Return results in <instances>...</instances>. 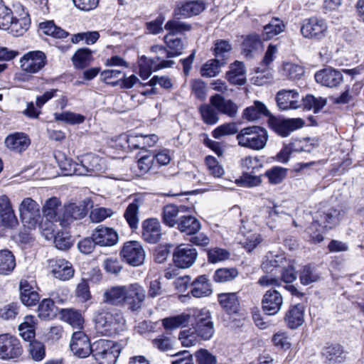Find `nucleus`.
Returning <instances> with one entry per match:
<instances>
[{"instance_id": "obj_6", "label": "nucleus", "mask_w": 364, "mask_h": 364, "mask_svg": "<svg viewBox=\"0 0 364 364\" xmlns=\"http://www.w3.org/2000/svg\"><path fill=\"white\" fill-rule=\"evenodd\" d=\"M328 29V23L325 19L312 16L303 21L300 31L305 38L319 41L327 36Z\"/></svg>"}, {"instance_id": "obj_60", "label": "nucleus", "mask_w": 364, "mask_h": 364, "mask_svg": "<svg viewBox=\"0 0 364 364\" xmlns=\"http://www.w3.org/2000/svg\"><path fill=\"white\" fill-rule=\"evenodd\" d=\"M237 184L245 188H252L261 184V176H254L249 173H244L236 180Z\"/></svg>"}, {"instance_id": "obj_5", "label": "nucleus", "mask_w": 364, "mask_h": 364, "mask_svg": "<svg viewBox=\"0 0 364 364\" xmlns=\"http://www.w3.org/2000/svg\"><path fill=\"white\" fill-rule=\"evenodd\" d=\"M20 218L25 227L35 229L39 224L41 215L40 205L31 198H25L18 205Z\"/></svg>"}, {"instance_id": "obj_11", "label": "nucleus", "mask_w": 364, "mask_h": 364, "mask_svg": "<svg viewBox=\"0 0 364 364\" xmlns=\"http://www.w3.org/2000/svg\"><path fill=\"white\" fill-rule=\"evenodd\" d=\"M21 69L27 73L39 72L46 64V55L41 50L30 51L24 54L20 60Z\"/></svg>"}, {"instance_id": "obj_39", "label": "nucleus", "mask_w": 364, "mask_h": 364, "mask_svg": "<svg viewBox=\"0 0 364 364\" xmlns=\"http://www.w3.org/2000/svg\"><path fill=\"white\" fill-rule=\"evenodd\" d=\"M16 267L14 254L9 250H0V274L9 275Z\"/></svg>"}, {"instance_id": "obj_36", "label": "nucleus", "mask_w": 364, "mask_h": 364, "mask_svg": "<svg viewBox=\"0 0 364 364\" xmlns=\"http://www.w3.org/2000/svg\"><path fill=\"white\" fill-rule=\"evenodd\" d=\"M190 321V311L161 320L163 327L167 331H172L186 326Z\"/></svg>"}, {"instance_id": "obj_29", "label": "nucleus", "mask_w": 364, "mask_h": 364, "mask_svg": "<svg viewBox=\"0 0 364 364\" xmlns=\"http://www.w3.org/2000/svg\"><path fill=\"white\" fill-rule=\"evenodd\" d=\"M226 78L232 85H244L246 82V70L244 63L240 61L232 63L226 73Z\"/></svg>"}, {"instance_id": "obj_51", "label": "nucleus", "mask_w": 364, "mask_h": 364, "mask_svg": "<svg viewBox=\"0 0 364 364\" xmlns=\"http://www.w3.org/2000/svg\"><path fill=\"white\" fill-rule=\"evenodd\" d=\"M164 28L168 31L167 35L175 36L176 34H182L191 29V26L178 18L169 20L165 24Z\"/></svg>"}, {"instance_id": "obj_24", "label": "nucleus", "mask_w": 364, "mask_h": 364, "mask_svg": "<svg viewBox=\"0 0 364 364\" xmlns=\"http://www.w3.org/2000/svg\"><path fill=\"white\" fill-rule=\"evenodd\" d=\"M31 144V140L27 134L22 132H16L9 135L5 139L6 146L16 153L26 151Z\"/></svg>"}, {"instance_id": "obj_63", "label": "nucleus", "mask_w": 364, "mask_h": 364, "mask_svg": "<svg viewBox=\"0 0 364 364\" xmlns=\"http://www.w3.org/2000/svg\"><path fill=\"white\" fill-rule=\"evenodd\" d=\"M54 244L58 250H68L73 245L72 237L68 232H59L54 237Z\"/></svg>"}, {"instance_id": "obj_50", "label": "nucleus", "mask_w": 364, "mask_h": 364, "mask_svg": "<svg viewBox=\"0 0 364 364\" xmlns=\"http://www.w3.org/2000/svg\"><path fill=\"white\" fill-rule=\"evenodd\" d=\"M30 26V19L27 17L14 19L4 29H7L15 36H22Z\"/></svg>"}, {"instance_id": "obj_21", "label": "nucleus", "mask_w": 364, "mask_h": 364, "mask_svg": "<svg viewBox=\"0 0 364 364\" xmlns=\"http://www.w3.org/2000/svg\"><path fill=\"white\" fill-rule=\"evenodd\" d=\"M161 237V225L157 219L149 218L142 223V237L149 243H156Z\"/></svg>"}, {"instance_id": "obj_18", "label": "nucleus", "mask_w": 364, "mask_h": 364, "mask_svg": "<svg viewBox=\"0 0 364 364\" xmlns=\"http://www.w3.org/2000/svg\"><path fill=\"white\" fill-rule=\"evenodd\" d=\"M78 165V176L92 175L102 171L105 168L103 159L92 154L82 156L80 164Z\"/></svg>"}, {"instance_id": "obj_42", "label": "nucleus", "mask_w": 364, "mask_h": 364, "mask_svg": "<svg viewBox=\"0 0 364 364\" xmlns=\"http://www.w3.org/2000/svg\"><path fill=\"white\" fill-rule=\"evenodd\" d=\"M225 64L223 59H211L208 60L200 69V75L205 77H213L220 73V68Z\"/></svg>"}, {"instance_id": "obj_32", "label": "nucleus", "mask_w": 364, "mask_h": 364, "mask_svg": "<svg viewBox=\"0 0 364 364\" xmlns=\"http://www.w3.org/2000/svg\"><path fill=\"white\" fill-rule=\"evenodd\" d=\"M287 325L294 329L302 325L304 322V308L300 304L291 307L284 317Z\"/></svg>"}, {"instance_id": "obj_20", "label": "nucleus", "mask_w": 364, "mask_h": 364, "mask_svg": "<svg viewBox=\"0 0 364 364\" xmlns=\"http://www.w3.org/2000/svg\"><path fill=\"white\" fill-rule=\"evenodd\" d=\"M49 265L53 275L56 279L66 281L71 279L74 275L75 271L72 264L64 259H50Z\"/></svg>"}, {"instance_id": "obj_8", "label": "nucleus", "mask_w": 364, "mask_h": 364, "mask_svg": "<svg viewBox=\"0 0 364 364\" xmlns=\"http://www.w3.org/2000/svg\"><path fill=\"white\" fill-rule=\"evenodd\" d=\"M146 297V291L143 286L136 282L126 285L124 306L132 312L139 311Z\"/></svg>"}, {"instance_id": "obj_13", "label": "nucleus", "mask_w": 364, "mask_h": 364, "mask_svg": "<svg viewBox=\"0 0 364 364\" xmlns=\"http://www.w3.org/2000/svg\"><path fill=\"white\" fill-rule=\"evenodd\" d=\"M70 348L73 353L78 358H87L92 354V344L90 343L88 336L81 331L73 333Z\"/></svg>"}, {"instance_id": "obj_35", "label": "nucleus", "mask_w": 364, "mask_h": 364, "mask_svg": "<svg viewBox=\"0 0 364 364\" xmlns=\"http://www.w3.org/2000/svg\"><path fill=\"white\" fill-rule=\"evenodd\" d=\"M183 206H177L173 204H168L164 207L162 212V220L164 224L169 227L178 225L180 218L178 215L183 212Z\"/></svg>"}, {"instance_id": "obj_53", "label": "nucleus", "mask_w": 364, "mask_h": 364, "mask_svg": "<svg viewBox=\"0 0 364 364\" xmlns=\"http://www.w3.org/2000/svg\"><path fill=\"white\" fill-rule=\"evenodd\" d=\"M320 278V274L316 269L311 265H306L299 273L300 282L303 285H309L317 282Z\"/></svg>"}, {"instance_id": "obj_40", "label": "nucleus", "mask_w": 364, "mask_h": 364, "mask_svg": "<svg viewBox=\"0 0 364 364\" xmlns=\"http://www.w3.org/2000/svg\"><path fill=\"white\" fill-rule=\"evenodd\" d=\"M323 355L328 364H339L345 359L343 348L338 344L326 347L323 350Z\"/></svg>"}, {"instance_id": "obj_44", "label": "nucleus", "mask_w": 364, "mask_h": 364, "mask_svg": "<svg viewBox=\"0 0 364 364\" xmlns=\"http://www.w3.org/2000/svg\"><path fill=\"white\" fill-rule=\"evenodd\" d=\"M36 318L33 316L28 315L19 325L18 331L21 336L25 341H31L35 336Z\"/></svg>"}, {"instance_id": "obj_31", "label": "nucleus", "mask_w": 364, "mask_h": 364, "mask_svg": "<svg viewBox=\"0 0 364 364\" xmlns=\"http://www.w3.org/2000/svg\"><path fill=\"white\" fill-rule=\"evenodd\" d=\"M218 302L228 314H237L240 310V302L236 293H222L218 294Z\"/></svg>"}, {"instance_id": "obj_15", "label": "nucleus", "mask_w": 364, "mask_h": 364, "mask_svg": "<svg viewBox=\"0 0 364 364\" xmlns=\"http://www.w3.org/2000/svg\"><path fill=\"white\" fill-rule=\"evenodd\" d=\"M92 238L97 245L101 247H112L119 240L118 233L112 228L98 225L92 231Z\"/></svg>"}, {"instance_id": "obj_4", "label": "nucleus", "mask_w": 364, "mask_h": 364, "mask_svg": "<svg viewBox=\"0 0 364 364\" xmlns=\"http://www.w3.org/2000/svg\"><path fill=\"white\" fill-rule=\"evenodd\" d=\"M92 348V355L100 364H115L122 350L117 343L105 339L95 341Z\"/></svg>"}, {"instance_id": "obj_25", "label": "nucleus", "mask_w": 364, "mask_h": 364, "mask_svg": "<svg viewBox=\"0 0 364 364\" xmlns=\"http://www.w3.org/2000/svg\"><path fill=\"white\" fill-rule=\"evenodd\" d=\"M173 63V61H164L161 65H157L155 59L142 57L139 60V74L142 79L146 80L150 77L153 71L169 68Z\"/></svg>"}, {"instance_id": "obj_19", "label": "nucleus", "mask_w": 364, "mask_h": 364, "mask_svg": "<svg viewBox=\"0 0 364 364\" xmlns=\"http://www.w3.org/2000/svg\"><path fill=\"white\" fill-rule=\"evenodd\" d=\"M317 83L327 87H336L343 81L342 73L336 69L326 68L317 71L314 75Z\"/></svg>"}, {"instance_id": "obj_49", "label": "nucleus", "mask_w": 364, "mask_h": 364, "mask_svg": "<svg viewBox=\"0 0 364 364\" xmlns=\"http://www.w3.org/2000/svg\"><path fill=\"white\" fill-rule=\"evenodd\" d=\"M57 308L50 299H44L38 309V316L41 319H51L56 316Z\"/></svg>"}, {"instance_id": "obj_30", "label": "nucleus", "mask_w": 364, "mask_h": 364, "mask_svg": "<svg viewBox=\"0 0 364 364\" xmlns=\"http://www.w3.org/2000/svg\"><path fill=\"white\" fill-rule=\"evenodd\" d=\"M61 319L73 328L81 330L84 326V317L81 312L74 309H63L60 311Z\"/></svg>"}, {"instance_id": "obj_27", "label": "nucleus", "mask_w": 364, "mask_h": 364, "mask_svg": "<svg viewBox=\"0 0 364 364\" xmlns=\"http://www.w3.org/2000/svg\"><path fill=\"white\" fill-rule=\"evenodd\" d=\"M343 210L340 208L331 207L316 213L323 226L325 228H332L337 225L341 220Z\"/></svg>"}, {"instance_id": "obj_16", "label": "nucleus", "mask_w": 364, "mask_h": 364, "mask_svg": "<svg viewBox=\"0 0 364 364\" xmlns=\"http://www.w3.org/2000/svg\"><path fill=\"white\" fill-rule=\"evenodd\" d=\"M283 304V297L279 291L275 289H269L263 295L262 299V308L269 316L277 314Z\"/></svg>"}, {"instance_id": "obj_56", "label": "nucleus", "mask_w": 364, "mask_h": 364, "mask_svg": "<svg viewBox=\"0 0 364 364\" xmlns=\"http://www.w3.org/2000/svg\"><path fill=\"white\" fill-rule=\"evenodd\" d=\"M41 28L48 36L57 38H64L68 36V33L61 28L58 27L53 21H46L41 23Z\"/></svg>"}, {"instance_id": "obj_62", "label": "nucleus", "mask_w": 364, "mask_h": 364, "mask_svg": "<svg viewBox=\"0 0 364 364\" xmlns=\"http://www.w3.org/2000/svg\"><path fill=\"white\" fill-rule=\"evenodd\" d=\"M237 132V125L234 122L226 123L218 127L212 132L215 139H219L223 136L232 135Z\"/></svg>"}, {"instance_id": "obj_54", "label": "nucleus", "mask_w": 364, "mask_h": 364, "mask_svg": "<svg viewBox=\"0 0 364 364\" xmlns=\"http://www.w3.org/2000/svg\"><path fill=\"white\" fill-rule=\"evenodd\" d=\"M238 276V271L236 268H220L217 269L213 275L215 282L224 283L233 280Z\"/></svg>"}, {"instance_id": "obj_45", "label": "nucleus", "mask_w": 364, "mask_h": 364, "mask_svg": "<svg viewBox=\"0 0 364 364\" xmlns=\"http://www.w3.org/2000/svg\"><path fill=\"white\" fill-rule=\"evenodd\" d=\"M269 111L266 106L259 101H255L254 105L247 107L243 112L245 119L250 121H254L261 116H268Z\"/></svg>"}, {"instance_id": "obj_1", "label": "nucleus", "mask_w": 364, "mask_h": 364, "mask_svg": "<svg viewBox=\"0 0 364 364\" xmlns=\"http://www.w3.org/2000/svg\"><path fill=\"white\" fill-rule=\"evenodd\" d=\"M191 327L181 331L178 338L183 347L196 346L200 341H210L215 333L212 315L206 308L190 310Z\"/></svg>"}, {"instance_id": "obj_46", "label": "nucleus", "mask_w": 364, "mask_h": 364, "mask_svg": "<svg viewBox=\"0 0 364 364\" xmlns=\"http://www.w3.org/2000/svg\"><path fill=\"white\" fill-rule=\"evenodd\" d=\"M301 107L306 109H313L314 113L318 112L327 103L326 98L307 95L301 100Z\"/></svg>"}, {"instance_id": "obj_38", "label": "nucleus", "mask_w": 364, "mask_h": 364, "mask_svg": "<svg viewBox=\"0 0 364 364\" xmlns=\"http://www.w3.org/2000/svg\"><path fill=\"white\" fill-rule=\"evenodd\" d=\"M141 205V201L138 198H135L124 211V217L127 222L129 226L132 230H136L139 225V209Z\"/></svg>"}, {"instance_id": "obj_12", "label": "nucleus", "mask_w": 364, "mask_h": 364, "mask_svg": "<svg viewBox=\"0 0 364 364\" xmlns=\"http://www.w3.org/2000/svg\"><path fill=\"white\" fill-rule=\"evenodd\" d=\"M198 257L196 248L189 245H180L176 247L173 253V260L175 265L179 268L186 269L191 267Z\"/></svg>"}, {"instance_id": "obj_2", "label": "nucleus", "mask_w": 364, "mask_h": 364, "mask_svg": "<svg viewBox=\"0 0 364 364\" xmlns=\"http://www.w3.org/2000/svg\"><path fill=\"white\" fill-rule=\"evenodd\" d=\"M122 312L117 309L102 310L95 317V328L103 336H110L124 324Z\"/></svg>"}, {"instance_id": "obj_52", "label": "nucleus", "mask_w": 364, "mask_h": 364, "mask_svg": "<svg viewBox=\"0 0 364 364\" xmlns=\"http://www.w3.org/2000/svg\"><path fill=\"white\" fill-rule=\"evenodd\" d=\"M73 65L77 68L87 66L92 60V52L88 48L79 49L73 55Z\"/></svg>"}, {"instance_id": "obj_14", "label": "nucleus", "mask_w": 364, "mask_h": 364, "mask_svg": "<svg viewBox=\"0 0 364 364\" xmlns=\"http://www.w3.org/2000/svg\"><path fill=\"white\" fill-rule=\"evenodd\" d=\"M87 213V206L84 203H70L64 206L63 212L59 216V221L62 226L66 227L74 220L85 218Z\"/></svg>"}, {"instance_id": "obj_48", "label": "nucleus", "mask_w": 364, "mask_h": 364, "mask_svg": "<svg viewBox=\"0 0 364 364\" xmlns=\"http://www.w3.org/2000/svg\"><path fill=\"white\" fill-rule=\"evenodd\" d=\"M242 53L246 58H252V53L261 46V40L259 35L253 33L247 36L242 43Z\"/></svg>"}, {"instance_id": "obj_37", "label": "nucleus", "mask_w": 364, "mask_h": 364, "mask_svg": "<svg viewBox=\"0 0 364 364\" xmlns=\"http://www.w3.org/2000/svg\"><path fill=\"white\" fill-rule=\"evenodd\" d=\"M20 292L22 303L28 306L35 305L40 299L38 293L33 290L27 281L20 282Z\"/></svg>"}, {"instance_id": "obj_43", "label": "nucleus", "mask_w": 364, "mask_h": 364, "mask_svg": "<svg viewBox=\"0 0 364 364\" xmlns=\"http://www.w3.org/2000/svg\"><path fill=\"white\" fill-rule=\"evenodd\" d=\"M204 9V3L199 0L185 2L178 8L179 14L186 17L198 15Z\"/></svg>"}, {"instance_id": "obj_28", "label": "nucleus", "mask_w": 364, "mask_h": 364, "mask_svg": "<svg viewBox=\"0 0 364 364\" xmlns=\"http://www.w3.org/2000/svg\"><path fill=\"white\" fill-rule=\"evenodd\" d=\"M0 216L5 226L12 227L18 223L11 200L6 195L0 196Z\"/></svg>"}, {"instance_id": "obj_23", "label": "nucleus", "mask_w": 364, "mask_h": 364, "mask_svg": "<svg viewBox=\"0 0 364 364\" xmlns=\"http://www.w3.org/2000/svg\"><path fill=\"white\" fill-rule=\"evenodd\" d=\"M304 122L300 118L289 119H275L272 122L273 129L279 135L284 137L290 134L291 132L303 127Z\"/></svg>"}, {"instance_id": "obj_26", "label": "nucleus", "mask_w": 364, "mask_h": 364, "mask_svg": "<svg viewBox=\"0 0 364 364\" xmlns=\"http://www.w3.org/2000/svg\"><path fill=\"white\" fill-rule=\"evenodd\" d=\"M210 104L220 113L230 117L237 115L238 107L230 100H225L220 95H213L210 99Z\"/></svg>"}, {"instance_id": "obj_9", "label": "nucleus", "mask_w": 364, "mask_h": 364, "mask_svg": "<svg viewBox=\"0 0 364 364\" xmlns=\"http://www.w3.org/2000/svg\"><path fill=\"white\" fill-rule=\"evenodd\" d=\"M188 284H191V294L196 298L208 296L212 294V289L209 279L206 275H200L191 282L189 276L180 277L177 281V287L183 285L184 289L187 288Z\"/></svg>"}, {"instance_id": "obj_10", "label": "nucleus", "mask_w": 364, "mask_h": 364, "mask_svg": "<svg viewBox=\"0 0 364 364\" xmlns=\"http://www.w3.org/2000/svg\"><path fill=\"white\" fill-rule=\"evenodd\" d=\"M120 255L133 267L142 264L145 259V251L142 245L137 241L125 242L120 251Z\"/></svg>"}, {"instance_id": "obj_33", "label": "nucleus", "mask_w": 364, "mask_h": 364, "mask_svg": "<svg viewBox=\"0 0 364 364\" xmlns=\"http://www.w3.org/2000/svg\"><path fill=\"white\" fill-rule=\"evenodd\" d=\"M273 215L282 216L288 214L280 206L275 205L273 208L270 207H263L259 210L258 214L254 216L255 223L259 226L264 225H269V221L267 220Z\"/></svg>"}, {"instance_id": "obj_22", "label": "nucleus", "mask_w": 364, "mask_h": 364, "mask_svg": "<svg viewBox=\"0 0 364 364\" xmlns=\"http://www.w3.org/2000/svg\"><path fill=\"white\" fill-rule=\"evenodd\" d=\"M126 285L113 286L107 289L102 295L105 304L116 306H124Z\"/></svg>"}, {"instance_id": "obj_55", "label": "nucleus", "mask_w": 364, "mask_h": 364, "mask_svg": "<svg viewBox=\"0 0 364 364\" xmlns=\"http://www.w3.org/2000/svg\"><path fill=\"white\" fill-rule=\"evenodd\" d=\"M323 228H325L323 226L318 216L316 214L314 218V221L307 228L306 232L314 242L319 243L323 240V237L321 234Z\"/></svg>"}, {"instance_id": "obj_57", "label": "nucleus", "mask_w": 364, "mask_h": 364, "mask_svg": "<svg viewBox=\"0 0 364 364\" xmlns=\"http://www.w3.org/2000/svg\"><path fill=\"white\" fill-rule=\"evenodd\" d=\"M208 261L210 263L215 264L228 259L230 253L225 249L213 247L208 250Z\"/></svg>"}, {"instance_id": "obj_34", "label": "nucleus", "mask_w": 364, "mask_h": 364, "mask_svg": "<svg viewBox=\"0 0 364 364\" xmlns=\"http://www.w3.org/2000/svg\"><path fill=\"white\" fill-rule=\"evenodd\" d=\"M285 24L279 18H272L269 23L263 27L262 38L264 41H268L282 33L285 29Z\"/></svg>"}, {"instance_id": "obj_61", "label": "nucleus", "mask_w": 364, "mask_h": 364, "mask_svg": "<svg viewBox=\"0 0 364 364\" xmlns=\"http://www.w3.org/2000/svg\"><path fill=\"white\" fill-rule=\"evenodd\" d=\"M287 172V168L275 166L267 171L265 176L268 178L269 183L278 184L286 177Z\"/></svg>"}, {"instance_id": "obj_3", "label": "nucleus", "mask_w": 364, "mask_h": 364, "mask_svg": "<svg viewBox=\"0 0 364 364\" xmlns=\"http://www.w3.org/2000/svg\"><path fill=\"white\" fill-rule=\"evenodd\" d=\"M236 139L240 146L259 151L265 147L268 134L265 129L252 126L242 129L237 134Z\"/></svg>"}, {"instance_id": "obj_41", "label": "nucleus", "mask_w": 364, "mask_h": 364, "mask_svg": "<svg viewBox=\"0 0 364 364\" xmlns=\"http://www.w3.org/2000/svg\"><path fill=\"white\" fill-rule=\"evenodd\" d=\"M178 229L187 235H195L200 229V222L191 215L180 217Z\"/></svg>"}, {"instance_id": "obj_17", "label": "nucleus", "mask_w": 364, "mask_h": 364, "mask_svg": "<svg viewBox=\"0 0 364 364\" xmlns=\"http://www.w3.org/2000/svg\"><path fill=\"white\" fill-rule=\"evenodd\" d=\"M278 107L282 110L294 109L301 107L299 92L295 90H282L276 95Z\"/></svg>"}, {"instance_id": "obj_59", "label": "nucleus", "mask_w": 364, "mask_h": 364, "mask_svg": "<svg viewBox=\"0 0 364 364\" xmlns=\"http://www.w3.org/2000/svg\"><path fill=\"white\" fill-rule=\"evenodd\" d=\"M200 112L203 122L207 124H215L219 120L215 108L212 105H202L200 107Z\"/></svg>"}, {"instance_id": "obj_58", "label": "nucleus", "mask_w": 364, "mask_h": 364, "mask_svg": "<svg viewBox=\"0 0 364 364\" xmlns=\"http://www.w3.org/2000/svg\"><path fill=\"white\" fill-rule=\"evenodd\" d=\"M164 41L170 50L171 55L174 57L181 54L184 48V44L181 38L171 35H166L164 36Z\"/></svg>"}, {"instance_id": "obj_7", "label": "nucleus", "mask_w": 364, "mask_h": 364, "mask_svg": "<svg viewBox=\"0 0 364 364\" xmlns=\"http://www.w3.org/2000/svg\"><path fill=\"white\" fill-rule=\"evenodd\" d=\"M23 347L20 341L9 333L0 334V359L2 360H15L23 353Z\"/></svg>"}, {"instance_id": "obj_47", "label": "nucleus", "mask_w": 364, "mask_h": 364, "mask_svg": "<svg viewBox=\"0 0 364 364\" xmlns=\"http://www.w3.org/2000/svg\"><path fill=\"white\" fill-rule=\"evenodd\" d=\"M61 203L56 197H53L48 199L43 208V213L44 216L49 220L59 221V216H58V210L60 206Z\"/></svg>"}, {"instance_id": "obj_64", "label": "nucleus", "mask_w": 364, "mask_h": 364, "mask_svg": "<svg viewBox=\"0 0 364 364\" xmlns=\"http://www.w3.org/2000/svg\"><path fill=\"white\" fill-rule=\"evenodd\" d=\"M196 362L198 364H217V358L207 349L200 348L195 353Z\"/></svg>"}]
</instances>
